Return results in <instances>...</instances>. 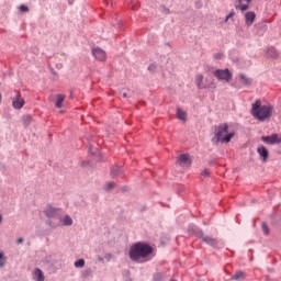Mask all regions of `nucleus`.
I'll return each mask as SVG.
<instances>
[{
	"instance_id": "obj_1",
	"label": "nucleus",
	"mask_w": 281,
	"mask_h": 281,
	"mask_svg": "<svg viewBox=\"0 0 281 281\" xmlns=\"http://www.w3.org/2000/svg\"><path fill=\"white\" fill-rule=\"evenodd\" d=\"M154 251L155 249L150 245L138 241L130 247L128 256L132 262H137L138 265H142L144 262L153 260Z\"/></svg>"
},
{
	"instance_id": "obj_2",
	"label": "nucleus",
	"mask_w": 281,
	"mask_h": 281,
	"mask_svg": "<svg viewBox=\"0 0 281 281\" xmlns=\"http://www.w3.org/2000/svg\"><path fill=\"white\" fill-rule=\"evenodd\" d=\"M251 115L259 122H265L273 115V106L262 105L260 101L252 103Z\"/></svg>"
},
{
	"instance_id": "obj_3",
	"label": "nucleus",
	"mask_w": 281,
	"mask_h": 281,
	"mask_svg": "<svg viewBox=\"0 0 281 281\" xmlns=\"http://www.w3.org/2000/svg\"><path fill=\"white\" fill-rule=\"evenodd\" d=\"M235 135L236 133L229 132V125L223 123L215 128V136L212 142H215V144H218V142L222 144H229Z\"/></svg>"
},
{
	"instance_id": "obj_4",
	"label": "nucleus",
	"mask_w": 281,
	"mask_h": 281,
	"mask_svg": "<svg viewBox=\"0 0 281 281\" xmlns=\"http://www.w3.org/2000/svg\"><path fill=\"white\" fill-rule=\"evenodd\" d=\"M45 216H47V225L53 229L57 227H63V210L61 209H54L48 206L45 211Z\"/></svg>"
},
{
	"instance_id": "obj_5",
	"label": "nucleus",
	"mask_w": 281,
	"mask_h": 281,
	"mask_svg": "<svg viewBox=\"0 0 281 281\" xmlns=\"http://www.w3.org/2000/svg\"><path fill=\"white\" fill-rule=\"evenodd\" d=\"M192 233L196 236V238H201L202 243L210 245V247H216V245H218V239L203 235V231L199 228H192Z\"/></svg>"
},
{
	"instance_id": "obj_6",
	"label": "nucleus",
	"mask_w": 281,
	"mask_h": 281,
	"mask_svg": "<svg viewBox=\"0 0 281 281\" xmlns=\"http://www.w3.org/2000/svg\"><path fill=\"white\" fill-rule=\"evenodd\" d=\"M213 76L217 78V80H225L226 82H229L232 80V72H229V69H217L214 71Z\"/></svg>"
},
{
	"instance_id": "obj_7",
	"label": "nucleus",
	"mask_w": 281,
	"mask_h": 281,
	"mask_svg": "<svg viewBox=\"0 0 281 281\" xmlns=\"http://www.w3.org/2000/svg\"><path fill=\"white\" fill-rule=\"evenodd\" d=\"M92 56L100 63H104V60H106V52L100 47L92 48Z\"/></svg>"
},
{
	"instance_id": "obj_8",
	"label": "nucleus",
	"mask_w": 281,
	"mask_h": 281,
	"mask_svg": "<svg viewBox=\"0 0 281 281\" xmlns=\"http://www.w3.org/2000/svg\"><path fill=\"white\" fill-rule=\"evenodd\" d=\"M12 106L18 111L25 106V100L21 97V93L16 92V95L12 99Z\"/></svg>"
},
{
	"instance_id": "obj_9",
	"label": "nucleus",
	"mask_w": 281,
	"mask_h": 281,
	"mask_svg": "<svg viewBox=\"0 0 281 281\" xmlns=\"http://www.w3.org/2000/svg\"><path fill=\"white\" fill-rule=\"evenodd\" d=\"M178 162L182 168H190L192 160H190L189 154H182L180 155Z\"/></svg>"
},
{
	"instance_id": "obj_10",
	"label": "nucleus",
	"mask_w": 281,
	"mask_h": 281,
	"mask_svg": "<svg viewBox=\"0 0 281 281\" xmlns=\"http://www.w3.org/2000/svg\"><path fill=\"white\" fill-rule=\"evenodd\" d=\"M261 139L265 142V144H270L273 146V144H280V135L272 134L270 136H262Z\"/></svg>"
},
{
	"instance_id": "obj_11",
	"label": "nucleus",
	"mask_w": 281,
	"mask_h": 281,
	"mask_svg": "<svg viewBox=\"0 0 281 281\" xmlns=\"http://www.w3.org/2000/svg\"><path fill=\"white\" fill-rule=\"evenodd\" d=\"M257 153L262 161H267L269 159V149H267L265 145H259L257 148Z\"/></svg>"
},
{
	"instance_id": "obj_12",
	"label": "nucleus",
	"mask_w": 281,
	"mask_h": 281,
	"mask_svg": "<svg viewBox=\"0 0 281 281\" xmlns=\"http://www.w3.org/2000/svg\"><path fill=\"white\" fill-rule=\"evenodd\" d=\"M245 21L246 25L250 27V25H254V22L256 21V12L249 11L245 13Z\"/></svg>"
},
{
	"instance_id": "obj_13",
	"label": "nucleus",
	"mask_w": 281,
	"mask_h": 281,
	"mask_svg": "<svg viewBox=\"0 0 281 281\" xmlns=\"http://www.w3.org/2000/svg\"><path fill=\"white\" fill-rule=\"evenodd\" d=\"M33 280L34 281H45V274H43V270L36 268L33 272Z\"/></svg>"
},
{
	"instance_id": "obj_14",
	"label": "nucleus",
	"mask_w": 281,
	"mask_h": 281,
	"mask_svg": "<svg viewBox=\"0 0 281 281\" xmlns=\"http://www.w3.org/2000/svg\"><path fill=\"white\" fill-rule=\"evenodd\" d=\"M74 225V220L69 215H61V227H71Z\"/></svg>"
},
{
	"instance_id": "obj_15",
	"label": "nucleus",
	"mask_w": 281,
	"mask_h": 281,
	"mask_svg": "<svg viewBox=\"0 0 281 281\" xmlns=\"http://www.w3.org/2000/svg\"><path fill=\"white\" fill-rule=\"evenodd\" d=\"M235 8L240 10V12H247L249 10V3L243 4V0H236Z\"/></svg>"
},
{
	"instance_id": "obj_16",
	"label": "nucleus",
	"mask_w": 281,
	"mask_h": 281,
	"mask_svg": "<svg viewBox=\"0 0 281 281\" xmlns=\"http://www.w3.org/2000/svg\"><path fill=\"white\" fill-rule=\"evenodd\" d=\"M195 85L198 89H207V86L203 85V75H198L195 77Z\"/></svg>"
},
{
	"instance_id": "obj_17",
	"label": "nucleus",
	"mask_w": 281,
	"mask_h": 281,
	"mask_svg": "<svg viewBox=\"0 0 281 281\" xmlns=\"http://www.w3.org/2000/svg\"><path fill=\"white\" fill-rule=\"evenodd\" d=\"M124 172V168L122 167H114L111 170V177H117L119 175H122Z\"/></svg>"
},
{
	"instance_id": "obj_18",
	"label": "nucleus",
	"mask_w": 281,
	"mask_h": 281,
	"mask_svg": "<svg viewBox=\"0 0 281 281\" xmlns=\"http://www.w3.org/2000/svg\"><path fill=\"white\" fill-rule=\"evenodd\" d=\"M63 102H65V97L63 94H57V101L55 103V106L57 109H61L63 108Z\"/></svg>"
},
{
	"instance_id": "obj_19",
	"label": "nucleus",
	"mask_w": 281,
	"mask_h": 281,
	"mask_svg": "<svg viewBox=\"0 0 281 281\" xmlns=\"http://www.w3.org/2000/svg\"><path fill=\"white\" fill-rule=\"evenodd\" d=\"M5 262H8V257H5V254L3 251H0V269H3V267H5Z\"/></svg>"
},
{
	"instance_id": "obj_20",
	"label": "nucleus",
	"mask_w": 281,
	"mask_h": 281,
	"mask_svg": "<svg viewBox=\"0 0 281 281\" xmlns=\"http://www.w3.org/2000/svg\"><path fill=\"white\" fill-rule=\"evenodd\" d=\"M245 278V272L237 271L233 277L232 280L240 281Z\"/></svg>"
},
{
	"instance_id": "obj_21",
	"label": "nucleus",
	"mask_w": 281,
	"mask_h": 281,
	"mask_svg": "<svg viewBox=\"0 0 281 281\" xmlns=\"http://www.w3.org/2000/svg\"><path fill=\"white\" fill-rule=\"evenodd\" d=\"M76 269H82L85 267V259H78L75 261Z\"/></svg>"
},
{
	"instance_id": "obj_22",
	"label": "nucleus",
	"mask_w": 281,
	"mask_h": 281,
	"mask_svg": "<svg viewBox=\"0 0 281 281\" xmlns=\"http://www.w3.org/2000/svg\"><path fill=\"white\" fill-rule=\"evenodd\" d=\"M164 278H166V274H164L162 272L154 274V281H164Z\"/></svg>"
},
{
	"instance_id": "obj_23",
	"label": "nucleus",
	"mask_w": 281,
	"mask_h": 281,
	"mask_svg": "<svg viewBox=\"0 0 281 281\" xmlns=\"http://www.w3.org/2000/svg\"><path fill=\"white\" fill-rule=\"evenodd\" d=\"M23 122H24V126H30V124H32V116L31 115L23 116Z\"/></svg>"
},
{
	"instance_id": "obj_24",
	"label": "nucleus",
	"mask_w": 281,
	"mask_h": 281,
	"mask_svg": "<svg viewBox=\"0 0 281 281\" xmlns=\"http://www.w3.org/2000/svg\"><path fill=\"white\" fill-rule=\"evenodd\" d=\"M261 229L266 236H269V226L267 225V222H262Z\"/></svg>"
},
{
	"instance_id": "obj_25",
	"label": "nucleus",
	"mask_w": 281,
	"mask_h": 281,
	"mask_svg": "<svg viewBox=\"0 0 281 281\" xmlns=\"http://www.w3.org/2000/svg\"><path fill=\"white\" fill-rule=\"evenodd\" d=\"M177 115H178V120H186V112L182 111L181 109L177 110Z\"/></svg>"
},
{
	"instance_id": "obj_26",
	"label": "nucleus",
	"mask_w": 281,
	"mask_h": 281,
	"mask_svg": "<svg viewBox=\"0 0 281 281\" xmlns=\"http://www.w3.org/2000/svg\"><path fill=\"white\" fill-rule=\"evenodd\" d=\"M268 54L272 58H277L278 57V50H276V48H273V47L269 48Z\"/></svg>"
},
{
	"instance_id": "obj_27",
	"label": "nucleus",
	"mask_w": 281,
	"mask_h": 281,
	"mask_svg": "<svg viewBox=\"0 0 281 281\" xmlns=\"http://www.w3.org/2000/svg\"><path fill=\"white\" fill-rule=\"evenodd\" d=\"M121 94H122V98H133V91L131 90L121 92Z\"/></svg>"
},
{
	"instance_id": "obj_28",
	"label": "nucleus",
	"mask_w": 281,
	"mask_h": 281,
	"mask_svg": "<svg viewBox=\"0 0 281 281\" xmlns=\"http://www.w3.org/2000/svg\"><path fill=\"white\" fill-rule=\"evenodd\" d=\"M240 79L245 85H251V79L247 78V76L240 75Z\"/></svg>"
},
{
	"instance_id": "obj_29",
	"label": "nucleus",
	"mask_w": 281,
	"mask_h": 281,
	"mask_svg": "<svg viewBox=\"0 0 281 281\" xmlns=\"http://www.w3.org/2000/svg\"><path fill=\"white\" fill-rule=\"evenodd\" d=\"M19 9H20V12H30V8H27V5L25 4H21Z\"/></svg>"
},
{
	"instance_id": "obj_30",
	"label": "nucleus",
	"mask_w": 281,
	"mask_h": 281,
	"mask_svg": "<svg viewBox=\"0 0 281 281\" xmlns=\"http://www.w3.org/2000/svg\"><path fill=\"white\" fill-rule=\"evenodd\" d=\"M113 188H115V182H109V183L105 186V190H106V191L113 190Z\"/></svg>"
},
{
	"instance_id": "obj_31",
	"label": "nucleus",
	"mask_w": 281,
	"mask_h": 281,
	"mask_svg": "<svg viewBox=\"0 0 281 281\" xmlns=\"http://www.w3.org/2000/svg\"><path fill=\"white\" fill-rule=\"evenodd\" d=\"M157 70V64H150L149 66H148V71H156Z\"/></svg>"
},
{
	"instance_id": "obj_32",
	"label": "nucleus",
	"mask_w": 281,
	"mask_h": 281,
	"mask_svg": "<svg viewBox=\"0 0 281 281\" xmlns=\"http://www.w3.org/2000/svg\"><path fill=\"white\" fill-rule=\"evenodd\" d=\"M201 176L204 177V178L210 177V170L204 169V170L201 172Z\"/></svg>"
},
{
	"instance_id": "obj_33",
	"label": "nucleus",
	"mask_w": 281,
	"mask_h": 281,
	"mask_svg": "<svg viewBox=\"0 0 281 281\" xmlns=\"http://www.w3.org/2000/svg\"><path fill=\"white\" fill-rule=\"evenodd\" d=\"M234 14H236L234 11H232L225 19V23H227L229 21V19H232V16H234Z\"/></svg>"
},
{
	"instance_id": "obj_34",
	"label": "nucleus",
	"mask_w": 281,
	"mask_h": 281,
	"mask_svg": "<svg viewBox=\"0 0 281 281\" xmlns=\"http://www.w3.org/2000/svg\"><path fill=\"white\" fill-rule=\"evenodd\" d=\"M162 12L165 14H170V9L166 8V7H162Z\"/></svg>"
},
{
	"instance_id": "obj_35",
	"label": "nucleus",
	"mask_w": 281,
	"mask_h": 281,
	"mask_svg": "<svg viewBox=\"0 0 281 281\" xmlns=\"http://www.w3.org/2000/svg\"><path fill=\"white\" fill-rule=\"evenodd\" d=\"M215 58L216 60H221V58H223V54L222 53L215 54Z\"/></svg>"
},
{
	"instance_id": "obj_36",
	"label": "nucleus",
	"mask_w": 281,
	"mask_h": 281,
	"mask_svg": "<svg viewBox=\"0 0 281 281\" xmlns=\"http://www.w3.org/2000/svg\"><path fill=\"white\" fill-rule=\"evenodd\" d=\"M16 243L18 245H21L23 243V237H20Z\"/></svg>"
},
{
	"instance_id": "obj_37",
	"label": "nucleus",
	"mask_w": 281,
	"mask_h": 281,
	"mask_svg": "<svg viewBox=\"0 0 281 281\" xmlns=\"http://www.w3.org/2000/svg\"><path fill=\"white\" fill-rule=\"evenodd\" d=\"M3 222V215L0 214V224Z\"/></svg>"
},
{
	"instance_id": "obj_38",
	"label": "nucleus",
	"mask_w": 281,
	"mask_h": 281,
	"mask_svg": "<svg viewBox=\"0 0 281 281\" xmlns=\"http://www.w3.org/2000/svg\"><path fill=\"white\" fill-rule=\"evenodd\" d=\"M211 88H212V89H216V86L213 85Z\"/></svg>"
},
{
	"instance_id": "obj_39",
	"label": "nucleus",
	"mask_w": 281,
	"mask_h": 281,
	"mask_svg": "<svg viewBox=\"0 0 281 281\" xmlns=\"http://www.w3.org/2000/svg\"><path fill=\"white\" fill-rule=\"evenodd\" d=\"M1 98H2V97H1V93H0V102H1Z\"/></svg>"
},
{
	"instance_id": "obj_40",
	"label": "nucleus",
	"mask_w": 281,
	"mask_h": 281,
	"mask_svg": "<svg viewBox=\"0 0 281 281\" xmlns=\"http://www.w3.org/2000/svg\"><path fill=\"white\" fill-rule=\"evenodd\" d=\"M170 281H177V280H175V279H171Z\"/></svg>"
}]
</instances>
